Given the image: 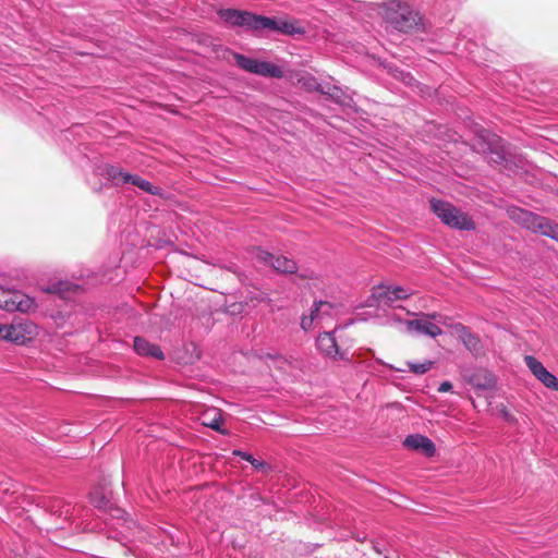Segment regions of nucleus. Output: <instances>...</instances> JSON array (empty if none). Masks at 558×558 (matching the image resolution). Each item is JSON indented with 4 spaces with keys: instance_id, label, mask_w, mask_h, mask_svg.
<instances>
[{
    "instance_id": "obj_24",
    "label": "nucleus",
    "mask_w": 558,
    "mask_h": 558,
    "mask_svg": "<svg viewBox=\"0 0 558 558\" xmlns=\"http://www.w3.org/2000/svg\"><path fill=\"white\" fill-rule=\"evenodd\" d=\"M304 29L292 21L278 19L277 34L295 35L303 34Z\"/></svg>"
},
{
    "instance_id": "obj_14",
    "label": "nucleus",
    "mask_w": 558,
    "mask_h": 558,
    "mask_svg": "<svg viewBox=\"0 0 558 558\" xmlns=\"http://www.w3.org/2000/svg\"><path fill=\"white\" fill-rule=\"evenodd\" d=\"M332 308V304L327 301L315 302L310 314L301 317V328L305 331L312 329L315 322H320L325 316H330Z\"/></svg>"
},
{
    "instance_id": "obj_10",
    "label": "nucleus",
    "mask_w": 558,
    "mask_h": 558,
    "mask_svg": "<svg viewBox=\"0 0 558 558\" xmlns=\"http://www.w3.org/2000/svg\"><path fill=\"white\" fill-rule=\"evenodd\" d=\"M437 316V314H430L423 315V317L418 319L405 320V330L412 335H424L430 338H436L442 333V330L429 319H435Z\"/></svg>"
},
{
    "instance_id": "obj_30",
    "label": "nucleus",
    "mask_w": 558,
    "mask_h": 558,
    "mask_svg": "<svg viewBox=\"0 0 558 558\" xmlns=\"http://www.w3.org/2000/svg\"><path fill=\"white\" fill-rule=\"evenodd\" d=\"M9 325H1L0 324V339L8 340L9 336Z\"/></svg>"
},
{
    "instance_id": "obj_18",
    "label": "nucleus",
    "mask_w": 558,
    "mask_h": 558,
    "mask_svg": "<svg viewBox=\"0 0 558 558\" xmlns=\"http://www.w3.org/2000/svg\"><path fill=\"white\" fill-rule=\"evenodd\" d=\"M134 350L138 355L142 356H150L157 360H162L165 357L163 352L160 347L154 343H150L146 339L142 337L134 338Z\"/></svg>"
},
{
    "instance_id": "obj_17",
    "label": "nucleus",
    "mask_w": 558,
    "mask_h": 558,
    "mask_svg": "<svg viewBox=\"0 0 558 558\" xmlns=\"http://www.w3.org/2000/svg\"><path fill=\"white\" fill-rule=\"evenodd\" d=\"M201 422L206 427H209L222 435H228V430L222 427V413L217 408L206 409L201 415Z\"/></svg>"
},
{
    "instance_id": "obj_9",
    "label": "nucleus",
    "mask_w": 558,
    "mask_h": 558,
    "mask_svg": "<svg viewBox=\"0 0 558 558\" xmlns=\"http://www.w3.org/2000/svg\"><path fill=\"white\" fill-rule=\"evenodd\" d=\"M37 335V326L27 319L15 320L9 325L8 341L16 344H25Z\"/></svg>"
},
{
    "instance_id": "obj_27",
    "label": "nucleus",
    "mask_w": 558,
    "mask_h": 558,
    "mask_svg": "<svg viewBox=\"0 0 558 558\" xmlns=\"http://www.w3.org/2000/svg\"><path fill=\"white\" fill-rule=\"evenodd\" d=\"M72 288H77L76 286L74 284H71L70 282L68 281H59L54 284H52L48 291L49 292H53V293H65V292H69L71 291Z\"/></svg>"
},
{
    "instance_id": "obj_8",
    "label": "nucleus",
    "mask_w": 558,
    "mask_h": 558,
    "mask_svg": "<svg viewBox=\"0 0 558 558\" xmlns=\"http://www.w3.org/2000/svg\"><path fill=\"white\" fill-rule=\"evenodd\" d=\"M89 499L95 508L109 513L112 518H122L123 510L111 501V492L108 488L95 487L89 494Z\"/></svg>"
},
{
    "instance_id": "obj_28",
    "label": "nucleus",
    "mask_w": 558,
    "mask_h": 558,
    "mask_svg": "<svg viewBox=\"0 0 558 558\" xmlns=\"http://www.w3.org/2000/svg\"><path fill=\"white\" fill-rule=\"evenodd\" d=\"M300 82H303V85L308 89H316L318 86L316 80L310 75L302 77Z\"/></svg>"
},
{
    "instance_id": "obj_21",
    "label": "nucleus",
    "mask_w": 558,
    "mask_h": 558,
    "mask_svg": "<svg viewBox=\"0 0 558 558\" xmlns=\"http://www.w3.org/2000/svg\"><path fill=\"white\" fill-rule=\"evenodd\" d=\"M458 333L460 339L462 340L463 344L470 350V351H476L480 348L481 341L480 338L473 333L468 327L460 325L458 328Z\"/></svg>"
},
{
    "instance_id": "obj_16",
    "label": "nucleus",
    "mask_w": 558,
    "mask_h": 558,
    "mask_svg": "<svg viewBox=\"0 0 558 558\" xmlns=\"http://www.w3.org/2000/svg\"><path fill=\"white\" fill-rule=\"evenodd\" d=\"M403 445L409 449L421 450L427 457L434 456L436 451L434 442L427 436L421 434L409 435Z\"/></svg>"
},
{
    "instance_id": "obj_26",
    "label": "nucleus",
    "mask_w": 558,
    "mask_h": 558,
    "mask_svg": "<svg viewBox=\"0 0 558 558\" xmlns=\"http://www.w3.org/2000/svg\"><path fill=\"white\" fill-rule=\"evenodd\" d=\"M408 366H409L410 371L413 372L414 374L422 375L432 368L433 362L432 361H425L423 363L409 362Z\"/></svg>"
},
{
    "instance_id": "obj_32",
    "label": "nucleus",
    "mask_w": 558,
    "mask_h": 558,
    "mask_svg": "<svg viewBox=\"0 0 558 558\" xmlns=\"http://www.w3.org/2000/svg\"><path fill=\"white\" fill-rule=\"evenodd\" d=\"M392 320L398 322V323H401V319H398V318H396V317H392Z\"/></svg>"
},
{
    "instance_id": "obj_7",
    "label": "nucleus",
    "mask_w": 558,
    "mask_h": 558,
    "mask_svg": "<svg viewBox=\"0 0 558 558\" xmlns=\"http://www.w3.org/2000/svg\"><path fill=\"white\" fill-rule=\"evenodd\" d=\"M414 294V290L401 286H385L381 284L377 288L374 296L377 300V305L385 307H392L393 303L399 300H405Z\"/></svg>"
},
{
    "instance_id": "obj_3",
    "label": "nucleus",
    "mask_w": 558,
    "mask_h": 558,
    "mask_svg": "<svg viewBox=\"0 0 558 558\" xmlns=\"http://www.w3.org/2000/svg\"><path fill=\"white\" fill-rule=\"evenodd\" d=\"M509 216L524 228L558 242V223L548 218L518 207L509 209Z\"/></svg>"
},
{
    "instance_id": "obj_23",
    "label": "nucleus",
    "mask_w": 558,
    "mask_h": 558,
    "mask_svg": "<svg viewBox=\"0 0 558 558\" xmlns=\"http://www.w3.org/2000/svg\"><path fill=\"white\" fill-rule=\"evenodd\" d=\"M234 60L239 68L253 74H256L260 61L240 53L234 54Z\"/></svg>"
},
{
    "instance_id": "obj_20",
    "label": "nucleus",
    "mask_w": 558,
    "mask_h": 558,
    "mask_svg": "<svg viewBox=\"0 0 558 558\" xmlns=\"http://www.w3.org/2000/svg\"><path fill=\"white\" fill-rule=\"evenodd\" d=\"M256 75L263 77H272V78H282L284 76L283 70L271 62L268 61H259Z\"/></svg>"
},
{
    "instance_id": "obj_22",
    "label": "nucleus",
    "mask_w": 558,
    "mask_h": 558,
    "mask_svg": "<svg viewBox=\"0 0 558 558\" xmlns=\"http://www.w3.org/2000/svg\"><path fill=\"white\" fill-rule=\"evenodd\" d=\"M129 184L135 185L142 191L151 195H162L163 192L161 187L153 185L149 181L137 174H132V179L130 180Z\"/></svg>"
},
{
    "instance_id": "obj_12",
    "label": "nucleus",
    "mask_w": 558,
    "mask_h": 558,
    "mask_svg": "<svg viewBox=\"0 0 558 558\" xmlns=\"http://www.w3.org/2000/svg\"><path fill=\"white\" fill-rule=\"evenodd\" d=\"M524 362L532 374L548 389L558 391L557 377L546 369V367L534 356L526 355Z\"/></svg>"
},
{
    "instance_id": "obj_25",
    "label": "nucleus",
    "mask_w": 558,
    "mask_h": 558,
    "mask_svg": "<svg viewBox=\"0 0 558 558\" xmlns=\"http://www.w3.org/2000/svg\"><path fill=\"white\" fill-rule=\"evenodd\" d=\"M234 456L241 457L243 460L250 462L256 470L266 469L268 465L264 461H259L255 459L251 453L242 451V450H234Z\"/></svg>"
},
{
    "instance_id": "obj_29",
    "label": "nucleus",
    "mask_w": 558,
    "mask_h": 558,
    "mask_svg": "<svg viewBox=\"0 0 558 558\" xmlns=\"http://www.w3.org/2000/svg\"><path fill=\"white\" fill-rule=\"evenodd\" d=\"M452 389V384L449 381V380H445L442 381L439 387H438V391L439 392H448Z\"/></svg>"
},
{
    "instance_id": "obj_4",
    "label": "nucleus",
    "mask_w": 558,
    "mask_h": 558,
    "mask_svg": "<svg viewBox=\"0 0 558 558\" xmlns=\"http://www.w3.org/2000/svg\"><path fill=\"white\" fill-rule=\"evenodd\" d=\"M430 208L434 214L447 226L459 230L474 229V222L468 214L461 211L453 205L432 199Z\"/></svg>"
},
{
    "instance_id": "obj_31",
    "label": "nucleus",
    "mask_w": 558,
    "mask_h": 558,
    "mask_svg": "<svg viewBox=\"0 0 558 558\" xmlns=\"http://www.w3.org/2000/svg\"><path fill=\"white\" fill-rule=\"evenodd\" d=\"M413 76H411L410 74H403L402 73V81L408 84V85H411L412 81H413Z\"/></svg>"
},
{
    "instance_id": "obj_19",
    "label": "nucleus",
    "mask_w": 558,
    "mask_h": 558,
    "mask_svg": "<svg viewBox=\"0 0 558 558\" xmlns=\"http://www.w3.org/2000/svg\"><path fill=\"white\" fill-rule=\"evenodd\" d=\"M104 174L111 181L114 186H123L130 183L132 174L124 171L122 168L113 165H107L104 169Z\"/></svg>"
},
{
    "instance_id": "obj_2",
    "label": "nucleus",
    "mask_w": 558,
    "mask_h": 558,
    "mask_svg": "<svg viewBox=\"0 0 558 558\" xmlns=\"http://www.w3.org/2000/svg\"><path fill=\"white\" fill-rule=\"evenodd\" d=\"M218 15L232 26L245 27L253 32H263L268 29L272 33H277L278 19L257 15L235 9H222L218 12Z\"/></svg>"
},
{
    "instance_id": "obj_1",
    "label": "nucleus",
    "mask_w": 558,
    "mask_h": 558,
    "mask_svg": "<svg viewBox=\"0 0 558 558\" xmlns=\"http://www.w3.org/2000/svg\"><path fill=\"white\" fill-rule=\"evenodd\" d=\"M384 19L393 29L402 33L418 28L421 16L405 0H389L384 5Z\"/></svg>"
},
{
    "instance_id": "obj_33",
    "label": "nucleus",
    "mask_w": 558,
    "mask_h": 558,
    "mask_svg": "<svg viewBox=\"0 0 558 558\" xmlns=\"http://www.w3.org/2000/svg\"><path fill=\"white\" fill-rule=\"evenodd\" d=\"M392 320L398 322V323H401V319H398V318H396V317H392Z\"/></svg>"
},
{
    "instance_id": "obj_6",
    "label": "nucleus",
    "mask_w": 558,
    "mask_h": 558,
    "mask_svg": "<svg viewBox=\"0 0 558 558\" xmlns=\"http://www.w3.org/2000/svg\"><path fill=\"white\" fill-rule=\"evenodd\" d=\"M336 330L324 331L316 339L317 349L326 357L333 361L351 362L347 350L341 351L335 337Z\"/></svg>"
},
{
    "instance_id": "obj_11",
    "label": "nucleus",
    "mask_w": 558,
    "mask_h": 558,
    "mask_svg": "<svg viewBox=\"0 0 558 558\" xmlns=\"http://www.w3.org/2000/svg\"><path fill=\"white\" fill-rule=\"evenodd\" d=\"M32 301L24 300V295L17 291H10L0 284V310L8 312H25L29 308Z\"/></svg>"
},
{
    "instance_id": "obj_5",
    "label": "nucleus",
    "mask_w": 558,
    "mask_h": 558,
    "mask_svg": "<svg viewBox=\"0 0 558 558\" xmlns=\"http://www.w3.org/2000/svg\"><path fill=\"white\" fill-rule=\"evenodd\" d=\"M474 148L485 155L488 161L495 165L507 163V149L501 137L483 131L474 142Z\"/></svg>"
},
{
    "instance_id": "obj_15",
    "label": "nucleus",
    "mask_w": 558,
    "mask_h": 558,
    "mask_svg": "<svg viewBox=\"0 0 558 558\" xmlns=\"http://www.w3.org/2000/svg\"><path fill=\"white\" fill-rule=\"evenodd\" d=\"M466 381L476 391L494 390L496 387V377L486 368H476L466 377Z\"/></svg>"
},
{
    "instance_id": "obj_34",
    "label": "nucleus",
    "mask_w": 558,
    "mask_h": 558,
    "mask_svg": "<svg viewBox=\"0 0 558 558\" xmlns=\"http://www.w3.org/2000/svg\"><path fill=\"white\" fill-rule=\"evenodd\" d=\"M392 320L398 322V323H401V319H398V318H396V317H392Z\"/></svg>"
},
{
    "instance_id": "obj_13",
    "label": "nucleus",
    "mask_w": 558,
    "mask_h": 558,
    "mask_svg": "<svg viewBox=\"0 0 558 558\" xmlns=\"http://www.w3.org/2000/svg\"><path fill=\"white\" fill-rule=\"evenodd\" d=\"M258 257L264 264L272 267L279 272L294 274L298 270L296 263L286 256H277L267 251H260Z\"/></svg>"
}]
</instances>
